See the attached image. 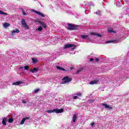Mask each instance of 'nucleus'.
<instances>
[{
	"mask_svg": "<svg viewBox=\"0 0 129 129\" xmlns=\"http://www.w3.org/2000/svg\"><path fill=\"white\" fill-rule=\"evenodd\" d=\"M63 111H64V110H63L62 108H60L59 109L57 108H55V109H54L53 110H47L46 112H47V113H52V112H55L56 113H62Z\"/></svg>",
	"mask_w": 129,
	"mask_h": 129,
	"instance_id": "obj_1",
	"label": "nucleus"
},
{
	"mask_svg": "<svg viewBox=\"0 0 129 129\" xmlns=\"http://www.w3.org/2000/svg\"><path fill=\"white\" fill-rule=\"evenodd\" d=\"M13 93H17V91H14L13 92Z\"/></svg>",
	"mask_w": 129,
	"mask_h": 129,
	"instance_id": "obj_42",
	"label": "nucleus"
},
{
	"mask_svg": "<svg viewBox=\"0 0 129 129\" xmlns=\"http://www.w3.org/2000/svg\"><path fill=\"white\" fill-rule=\"evenodd\" d=\"M41 26H42V27L44 28V29H46V28H47V26H46V24L43 23H41Z\"/></svg>",
	"mask_w": 129,
	"mask_h": 129,
	"instance_id": "obj_26",
	"label": "nucleus"
},
{
	"mask_svg": "<svg viewBox=\"0 0 129 129\" xmlns=\"http://www.w3.org/2000/svg\"><path fill=\"white\" fill-rule=\"evenodd\" d=\"M78 29H79V26L72 25V24H68V26L67 27V29L70 30V31L78 30Z\"/></svg>",
	"mask_w": 129,
	"mask_h": 129,
	"instance_id": "obj_2",
	"label": "nucleus"
},
{
	"mask_svg": "<svg viewBox=\"0 0 129 129\" xmlns=\"http://www.w3.org/2000/svg\"><path fill=\"white\" fill-rule=\"evenodd\" d=\"M33 12H34V13H35V14L39 15V16H40V17H42V18H44V17H45V15H44V14L41 13L39 11H37L36 10H33Z\"/></svg>",
	"mask_w": 129,
	"mask_h": 129,
	"instance_id": "obj_8",
	"label": "nucleus"
},
{
	"mask_svg": "<svg viewBox=\"0 0 129 129\" xmlns=\"http://www.w3.org/2000/svg\"><path fill=\"white\" fill-rule=\"evenodd\" d=\"M40 91V89H36L34 90V93H38Z\"/></svg>",
	"mask_w": 129,
	"mask_h": 129,
	"instance_id": "obj_29",
	"label": "nucleus"
},
{
	"mask_svg": "<svg viewBox=\"0 0 129 129\" xmlns=\"http://www.w3.org/2000/svg\"><path fill=\"white\" fill-rule=\"evenodd\" d=\"M98 82H99V80L96 79L94 81H91L90 82V84H91V85H93V84H97Z\"/></svg>",
	"mask_w": 129,
	"mask_h": 129,
	"instance_id": "obj_9",
	"label": "nucleus"
},
{
	"mask_svg": "<svg viewBox=\"0 0 129 129\" xmlns=\"http://www.w3.org/2000/svg\"><path fill=\"white\" fill-rule=\"evenodd\" d=\"M114 42H116V40H114Z\"/></svg>",
	"mask_w": 129,
	"mask_h": 129,
	"instance_id": "obj_48",
	"label": "nucleus"
},
{
	"mask_svg": "<svg viewBox=\"0 0 129 129\" xmlns=\"http://www.w3.org/2000/svg\"><path fill=\"white\" fill-rule=\"evenodd\" d=\"M22 103L26 104V103H27V101L25 100H23Z\"/></svg>",
	"mask_w": 129,
	"mask_h": 129,
	"instance_id": "obj_36",
	"label": "nucleus"
},
{
	"mask_svg": "<svg viewBox=\"0 0 129 129\" xmlns=\"http://www.w3.org/2000/svg\"><path fill=\"white\" fill-rule=\"evenodd\" d=\"M23 68H24V67H21L19 68V69H23Z\"/></svg>",
	"mask_w": 129,
	"mask_h": 129,
	"instance_id": "obj_41",
	"label": "nucleus"
},
{
	"mask_svg": "<svg viewBox=\"0 0 129 129\" xmlns=\"http://www.w3.org/2000/svg\"><path fill=\"white\" fill-rule=\"evenodd\" d=\"M113 41L110 40V41H106V44H109V43H112Z\"/></svg>",
	"mask_w": 129,
	"mask_h": 129,
	"instance_id": "obj_32",
	"label": "nucleus"
},
{
	"mask_svg": "<svg viewBox=\"0 0 129 129\" xmlns=\"http://www.w3.org/2000/svg\"><path fill=\"white\" fill-rule=\"evenodd\" d=\"M70 48H72V51H73L76 48V45L72 44H66L63 46V49H70Z\"/></svg>",
	"mask_w": 129,
	"mask_h": 129,
	"instance_id": "obj_3",
	"label": "nucleus"
},
{
	"mask_svg": "<svg viewBox=\"0 0 129 129\" xmlns=\"http://www.w3.org/2000/svg\"><path fill=\"white\" fill-rule=\"evenodd\" d=\"M88 13H90V11L89 10Z\"/></svg>",
	"mask_w": 129,
	"mask_h": 129,
	"instance_id": "obj_43",
	"label": "nucleus"
},
{
	"mask_svg": "<svg viewBox=\"0 0 129 129\" xmlns=\"http://www.w3.org/2000/svg\"><path fill=\"white\" fill-rule=\"evenodd\" d=\"M32 62L34 63H37V61H38V59L35 58H32Z\"/></svg>",
	"mask_w": 129,
	"mask_h": 129,
	"instance_id": "obj_21",
	"label": "nucleus"
},
{
	"mask_svg": "<svg viewBox=\"0 0 129 129\" xmlns=\"http://www.w3.org/2000/svg\"><path fill=\"white\" fill-rule=\"evenodd\" d=\"M84 4H85V2H84Z\"/></svg>",
	"mask_w": 129,
	"mask_h": 129,
	"instance_id": "obj_49",
	"label": "nucleus"
},
{
	"mask_svg": "<svg viewBox=\"0 0 129 129\" xmlns=\"http://www.w3.org/2000/svg\"><path fill=\"white\" fill-rule=\"evenodd\" d=\"M108 32L109 33H115V31H114L112 30H110V29L108 30Z\"/></svg>",
	"mask_w": 129,
	"mask_h": 129,
	"instance_id": "obj_30",
	"label": "nucleus"
},
{
	"mask_svg": "<svg viewBox=\"0 0 129 129\" xmlns=\"http://www.w3.org/2000/svg\"><path fill=\"white\" fill-rule=\"evenodd\" d=\"M75 95H77L78 96H81L82 95V94L81 92H78L76 93Z\"/></svg>",
	"mask_w": 129,
	"mask_h": 129,
	"instance_id": "obj_24",
	"label": "nucleus"
},
{
	"mask_svg": "<svg viewBox=\"0 0 129 129\" xmlns=\"http://www.w3.org/2000/svg\"><path fill=\"white\" fill-rule=\"evenodd\" d=\"M86 5H87L86 4H84V6H86Z\"/></svg>",
	"mask_w": 129,
	"mask_h": 129,
	"instance_id": "obj_45",
	"label": "nucleus"
},
{
	"mask_svg": "<svg viewBox=\"0 0 129 129\" xmlns=\"http://www.w3.org/2000/svg\"><path fill=\"white\" fill-rule=\"evenodd\" d=\"M101 105H102V106H104V107H105V108H106V109L109 110L112 109V107H111V106L105 103H102Z\"/></svg>",
	"mask_w": 129,
	"mask_h": 129,
	"instance_id": "obj_6",
	"label": "nucleus"
},
{
	"mask_svg": "<svg viewBox=\"0 0 129 129\" xmlns=\"http://www.w3.org/2000/svg\"><path fill=\"white\" fill-rule=\"evenodd\" d=\"M24 118H26L25 119V122L26 121H27V122H29V121L31 120V118H30V117H25Z\"/></svg>",
	"mask_w": 129,
	"mask_h": 129,
	"instance_id": "obj_19",
	"label": "nucleus"
},
{
	"mask_svg": "<svg viewBox=\"0 0 129 129\" xmlns=\"http://www.w3.org/2000/svg\"><path fill=\"white\" fill-rule=\"evenodd\" d=\"M38 69L36 68H34L33 69H31L29 70L30 72H32V73H36V72H38Z\"/></svg>",
	"mask_w": 129,
	"mask_h": 129,
	"instance_id": "obj_12",
	"label": "nucleus"
},
{
	"mask_svg": "<svg viewBox=\"0 0 129 129\" xmlns=\"http://www.w3.org/2000/svg\"><path fill=\"white\" fill-rule=\"evenodd\" d=\"M72 80V78H69L68 76L63 77L62 79V84H66V83H69L70 81Z\"/></svg>",
	"mask_w": 129,
	"mask_h": 129,
	"instance_id": "obj_4",
	"label": "nucleus"
},
{
	"mask_svg": "<svg viewBox=\"0 0 129 129\" xmlns=\"http://www.w3.org/2000/svg\"><path fill=\"white\" fill-rule=\"evenodd\" d=\"M21 24L23 27V28H25V29H29V25L27 24V23L26 22V20L25 19H23L21 21Z\"/></svg>",
	"mask_w": 129,
	"mask_h": 129,
	"instance_id": "obj_5",
	"label": "nucleus"
},
{
	"mask_svg": "<svg viewBox=\"0 0 129 129\" xmlns=\"http://www.w3.org/2000/svg\"><path fill=\"white\" fill-rule=\"evenodd\" d=\"M124 2H125V3H128L129 2V0H124Z\"/></svg>",
	"mask_w": 129,
	"mask_h": 129,
	"instance_id": "obj_40",
	"label": "nucleus"
},
{
	"mask_svg": "<svg viewBox=\"0 0 129 129\" xmlns=\"http://www.w3.org/2000/svg\"><path fill=\"white\" fill-rule=\"evenodd\" d=\"M98 61H99V59L98 58H95V62H98Z\"/></svg>",
	"mask_w": 129,
	"mask_h": 129,
	"instance_id": "obj_38",
	"label": "nucleus"
},
{
	"mask_svg": "<svg viewBox=\"0 0 129 129\" xmlns=\"http://www.w3.org/2000/svg\"><path fill=\"white\" fill-rule=\"evenodd\" d=\"M10 23H5L3 24L4 28H7L8 27H10Z\"/></svg>",
	"mask_w": 129,
	"mask_h": 129,
	"instance_id": "obj_18",
	"label": "nucleus"
},
{
	"mask_svg": "<svg viewBox=\"0 0 129 129\" xmlns=\"http://www.w3.org/2000/svg\"><path fill=\"white\" fill-rule=\"evenodd\" d=\"M120 73H121V75H123V76H125V75H127V74H128L129 73L128 71L124 69L121 70Z\"/></svg>",
	"mask_w": 129,
	"mask_h": 129,
	"instance_id": "obj_7",
	"label": "nucleus"
},
{
	"mask_svg": "<svg viewBox=\"0 0 129 129\" xmlns=\"http://www.w3.org/2000/svg\"><path fill=\"white\" fill-rule=\"evenodd\" d=\"M42 30H43V29L42 28V27L40 26L37 29H36V31H42Z\"/></svg>",
	"mask_w": 129,
	"mask_h": 129,
	"instance_id": "obj_27",
	"label": "nucleus"
},
{
	"mask_svg": "<svg viewBox=\"0 0 129 129\" xmlns=\"http://www.w3.org/2000/svg\"><path fill=\"white\" fill-rule=\"evenodd\" d=\"M88 6H91V5H90V4H88Z\"/></svg>",
	"mask_w": 129,
	"mask_h": 129,
	"instance_id": "obj_44",
	"label": "nucleus"
},
{
	"mask_svg": "<svg viewBox=\"0 0 129 129\" xmlns=\"http://www.w3.org/2000/svg\"><path fill=\"white\" fill-rule=\"evenodd\" d=\"M7 120H8V118L7 117H5L3 119L2 123L3 125H7Z\"/></svg>",
	"mask_w": 129,
	"mask_h": 129,
	"instance_id": "obj_11",
	"label": "nucleus"
},
{
	"mask_svg": "<svg viewBox=\"0 0 129 129\" xmlns=\"http://www.w3.org/2000/svg\"><path fill=\"white\" fill-rule=\"evenodd\" d=\"M23 83H24V82H22V81H18L16 82H14L12 83L13 85H20V84H23Z\"/></svg>",
	"mask_w": 129,
	"mask_h": 129,
	"instance_id": "obj_13",
	"label": "nucleus"
},
{
	"mask_svg": "<svg viewBox=\"0 0 129 129\" xmlns=\"http://www.w3.org/2000/svg\"><path fill=\"white\" fill-rule=\"evenodd\" d=\"M89 101L91 102V100H89Z\"/></svg>",
	"mask_w": 129,
	"mask_h": 129,
	"instance_id": "obj_47",
	"label": "nucleus"
},
{
	"mask_svg": "<svg viewBox=\"0 0 129 129\" xmlns=\"http://www.w3.org/2000/svg\"><path fill=\"white\" fill-rule=\"evenodd\" d=\"M95 14H96V15H100V12H99V11H98L96 12Z\"/></svg>",
	"mask_w": 129,
	"mask_h": 129,
	"instance_id": "obj_33",
	"label": "nucleus"
},
{
	"mask_svg": "<svg viewBox=\"0 0 129 129\" xmlns=\"http://www.w3.org/2000/svg\"><path fill=\"white\" fill-rule=\"evenodd\" d=\"M94 124H95L94 122H92L91 124V126H93Z\"/></svg>",
	"mask_w": 129,
	"mask_h": 129,
	"instance_id": "obj_39",
	"label": "nucleus"
},
{
	"mask_svg": "<svg viewBox=\"0 0 129 129\" xmlns=\"http://www.w3.org/2000/svg\"><path fill=\"white\" fill-rule=\"evenodd\" d=\"M56 68L57 69V70H61L62 71H66L65 70V69L63 68H61L59 66H56Z\"/></svg>",
	"mask_w": 129,
	"mask_h": 129,
	"instance_id": "obj_17",
	"label": "nucleus"
},
{
	"mask_svg": "<svg viewBox=\"0 0 129 129\" xmlns=\"http://www.w3.org/2000/svg\"><path fill=\"white\" fill-rule=\"evenodd\" d=\"M24 68L25 70H29V66H24Z\"/></svg>",
	"mask_w": 129,
	"mask_h": 129,
	"instance_id": "obj_28",
	"label": "nucleus"
},
{
	"mask_svg": "<svg viewBox=\"0 0 129 129\" xmlns=\"http://www.w3.org/2000/svg\"><path fill=\"white\" fill-rule=\"evenodd\" d=\"M0 15H5V16H7V15H8V13H5L3 11L0 10Z\"/></svg>",
	"mask_w": 129,
	"mask_h": 129,
	"instance_id": "obj_23",
	"label": "nucleus"
},
{
	"mask_svg": "<svg viewBox=\"0 0 129 129\" xmlns=\"http://www.w3.org/2000/svg\"><path fill=\"white\" fill-rule=\"evenodd\" d=\"M85 12L86 13V14H87V12L88 11V10H88V8H85Z\"/></svg>",
	"mask_w": 129,
	"mask_h": 129,
	"instance_id": "obj_35",
	"label": "nucleus"
},
{
	"mask_svg": "<svg viewBox=\"0 0 129 129\" xmlns=\"http://www.w3.org/2000/svg\"><path fill=\"white\" fill-rule=\"evenodd\" d=\"M22 14L23 15H24V16H25L26 15H27L26 13H25V11H24V10H22Z\"/></svg>",
	"mask_w": 129,
	"mask_h": 129,
	"instance_id": "obj_34",
	"label": "nucleus"
},
{
	"mask_svg": "<svg viewBox=\"0 0 129 129\" xmlns=\"http://www.w3.org/2000/svg\"><path fill=\"white\" fill-rule=\"evenodd\" d=\"M126 78H128V77H127L126 76Z\"/></svg>",
	"mask_w": 129,
	"mask_h": 129,
	"instance_id": "obj_46",
	"label": "nucleus"
},
{
	"mask_svg": "<svg viewBox=\"0 0 129 129\" xmlns=\"http://www.w3.org/2000/svg\"><path fill=\"white\" fill-rule=\"evenodd\" d=\"M116 81H117V80H116Z\"/></svg>",
	"mask_w": 129,
	"mask_h": 129,
	"instance_id": "obj_50",
	"label": "nucleus"
},
{
	"mask_svg": "<svg viewBox=\"0 0 129 129\" xmlns=\"http://www.w3.org/2000/svg\"><path fill=\"white\" fill-rule=\"evenodd\" d=\"M16 33H17V34H19V33H20V30L18 29H16V30L12 31V36H15V34H16Z\"/></svg>",
	"mask_w": 129,
	"mask_h": 129,
	"instance_id": "obj_10",
	"label": "nucleus"
},
{
	"mask_svg": "<svg viewBox=\"0 0 129 129\" xmlns=\"http://www.w3.org/2000/svg\"><path fill=\"white\" fill-rule=\"evenodd\" d=\"M73 98L74 99H78V96L77 95H76V96H74Z\"/></svg>",
	"mask_w": 129,
	"mask_h": 129,
	"instance_id": "obj_31",
	"label": "nucleus"
},
{
	"mask_svg": "<svg viewBox=\"0 0 129 129\" xmlns=\"http://www.w3.org/2000/svg\"><path fill=\"white\" fill-rule=\"evenodd\" d=\"M26 118H23L20 122V124H24L25 121H26Z\"/></svg>",
	"mask_w": 129,
	"mask_h": 129,
	"instance_id": "obj_22",
	"label": "nucleus"
},
{
	"mask_svg": "<svg viewBox=\"0 0 129 129\" xmlns=\"http://www.w3.org/2000/svg\"><path fill=\"white\" fill-rule=\"evenodd\" d=\"M13 121H14V119L13 118H9L8 120V122H10V123H11Z\"/></svg>",
	"mask_w": 129,
	"mask_h": 129,
	"instance_id": "obj_25",
	"label": "nucleus"
},
{
	"mask_svg": "<svg viewBox=\"0 0 129 129\" xmlns=\"http://www.w3.org/2000/svg\"><path fill=\"white\" fill-rule=\"evenodd\" d=\"M77 119V115L76 114L74 115L72 119L73 122H74V123H75Z\"/></svg>",
	"mask_w": 129,
	"mask_h": 129,
	"instance_id": "obj_14",
	"label": "nucleus"
},
{
	"mask_svg": "<svg viewBox=\"0 0 129 129\" xmlns=\"http://www.w3.org/2000/svg\"><path fill=\"white\" fill-rule=\"evenodd\" d=\"M90 35H93V36H98V37H101V35L99 34H97V33H95L94 32H91Z\"/></svg>",
	"mask_w": 129,
	"mask_h": 129,
	"instance_id": "obj_16",
	"label": "nucleus"
},
{
	"mask_svg": "<svg viewBox=\"0 0 129 129\" xmlns=\"http://www.w3.org/2000/svg\"><path fill=\"white\" fill-rule=\"evenodd\" d=\"M82 70H83V68H80L76 72V74H79V73H80V72H81V71H82Z\"/></svg>",
	"mask_w": 129,
	"mask_h": 129,
	"instance_id": "obj_20",
	"label": "nucleus"
},
{
	"mask_svg": "<svg viewBox=\"0 0 129 129\" xmlns=\"http://www.w3.org/2000/svg\"><path fill=\"white\" fill-rule=\"evenodd\" d=\"M90 61L91 62H92V61H94V58H90Z\"/></svg>",
	"mask_w": 129,
	"mask_h": 129,
	"instance_id": "obj_37",
	"label": "nucleus"
},
{
	"mask_svg": "<svg viewBox=\"0 0 129 129\" xmlns=\"http://www.w3.org/2000/svg\"><path fill=\"white\" fill-rule=\"evenodd\" d=\"M81 37L82 38V39H87V40H90V38L88 37V35H81Z\"/></svg>",
	"mask_w": 129,
	"mask_h": 129,
	"instance_id": "obj_15",
	"label": "nucleus"
}]
</instances>
